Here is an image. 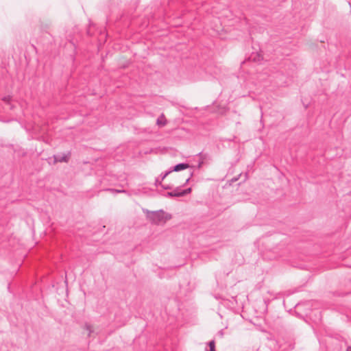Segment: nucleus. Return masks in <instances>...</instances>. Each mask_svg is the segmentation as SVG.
<instances>
[{"label":"nucleus","mask_w":351,"mask_h":351,"mask_svg":"<svg viewBox=\"0 0 351 351\" xmlns=\"http://www.w3.org/2000/svg\"><path fill=\"white\" fill-rule=\"evenodd\" d=\"M149 219L154 223H159L164 219V212L160 210L159 211H152L148 215Z\"/></svg>","instance_id":"1"},{"label":"nucleus","mask_w":351,"mask_h":351,"mask_svg":"<svg viewBox=\"0 0 351 351\" xmlns=\"http://www.w3.org/2000/svg\"><path fill=\"white\" fill-rule=\"evenodd\" d=\"M71 156V152L53 155L54 162H68Z\"/></svg>","instance_id":"2"},{"label":"nucleus","mask_w":351,"mask_h":351,"mask_svg":"<svg viewBox=\"0 0 351 351\" xmlns=\"http://www.w3.org/2000/svg\"><path fill=\"white\" fill-rule=\"evenodd\" d=\"M173 194H175V197H183L187 194H189L191 192V188H188L184 190H181L180 188H176L174 191H173Z\"/></svg>","instance_id":"3"},{"label":"nucleus","mask_w":351,"mask_h":351,"mask_svg":"<svg viewBox=\"0 0 351 351\" xmlns=\"http://www.w3.org/2000/svg\"><path fill=\"white\" fill-rule=\"evenodd\" d=\"M189 167H190V165L188 163L182 162V163H179V164L176 165L175 166L171 167L170 169V170L171 171V172H173V171L178 172V171H180L186 169Z\"/></svg>","instance_id":"4"},{"label":"nucleus","mask_w":351,"mask_h":351,"mask_svg":"<svg viewBox=\"0 0 351 351\" xmlns=\"http://www.w3.org/2000/svg\"><path fill=\"white\" fill-rule=\"evenodd\" d=\"M267 339L268 341V344H267V346L271 350H275L278 348L277 341L272 337V336L271 335H269L268 336H267Z\"/></svg>","instance_id":"5"},{"label":"nucleus","mask_w":351,"mask_h":351,"mask_svg":"<svg viewBox=\"0 0 351 351\" xmlns=\"http://www.w3.org/2000/svg\"><path fill=\"white\" fill-rule=\"evenodd\" d=\"M251 323L256 327V330L259 331H263V327L261 324V323L258 322V319L255 318L252 320H251Z\"/></svg>","instance_id":"6"},{"label":"nucleus","mask_w":351,"mask_h":351,"mask_svg":"<svg viewBox=\"0 0 351 351\" xmlns=\"http://www.w3.org/2000/svg\"><path fill=\"white\" fill-rule=\"evenodd\" d=\"M11 100H12V97L10 95L5 96L2 99V101L7 105H9L10 109H12L13 106L10 104Z\"/></svg>","instance_id":"7"},{"label":"nucleus","mask_w":351,"mask_h":351,"mask_svg":"<svg viewBox=\"0 0 351 351\" xmlns=\"http://www.w3.org/2000/svg\"><path fill=\"white\" fill-rule=\"evenodd\" d=\"M208 346H209V350H206V351H216L215 350V342L214 340H212L208 343Z\"/></svg>","instance_id":"8"},{"label":"nucleus","mask_w":351,"mask_h":351,"mask_svg":"<svg viewBox=\"0 0 351 351\" xmlns=\"http://www.w3.org/2000/svg\"><path fill=\"white\" fill-rule=\"evenodd\" d=\"M106 191H110L111 193H112L114 194L119 193H125V190H118V189H106Z\"/></svg>","instance_id":"9"},{"label":"nucleus","mask_w":351,"mask_h":351,"mask_svg":"<svg viewBox=\"0 0 351 351\" xmlns=\"http://www.w3.org/2000/svg\"><path fill=\"white\" fill-rule=\"evenodd\" d=\"M197 155L199 156L200 160H202L203 161H204V160H206L208 157V154H203L202 152L199 153Z\"/></svg>","instance_id":"10"},{"label":"nucleus","mask_w":351,"mask_h":351,"mask_svg":"<svg viewBox=\"0 0 351 351\" xmlns=\"http://www.w3.org/2000/svg\"><path fill=\"white\" fill-rule=\"evenodd\" d=\"M170 173H171V171L169 170V171H166L165 173H162L160 175L161 180H163Z\"/></svg>","instance_id":"11"},{"label":"nucleus","mask_w":351,"mask_h":351,"mask_svg":"<svg viewBox=\"0 0 351 351\" xmlns=\"http://www.w3.org/2000/svg\"><path fill=\"white\" fill-rule=\"evenodd\" d=\"M174 195L175 194H173V191L167 192V193L165 195V196L168 197H175Z\"/></svg>","instance_id":"12"},{"label":"nucleus","mask_w":351,"mask_h":351,"mask_svg":"<svg viewBox=\"0 0 351 351\" xmlns=\"http://www.w3.org/2000/svg\"><path fill=\"white\" fill-rule=\"evenodd\" d=\"M193 171H191V172L190 173L189 177L186 180V182H185V183L184 184V185H185V184H186L187 183H189V180H190L191 178V177H193Z\"/></svg>","instance_id":"13"},{"label":"nucleus","mask_w":351,"mask_h":351,"mask_svg":"<svg viewBox=\"0 0 351 351\" xmlns=\"http://www.w3.org/2000/svg\"><path fill=\"white\" fill-rule=\"evenodd\" d=\"M262 51H260V52L257 53V56H258V60L259 61L261 59H263V55L261 54Z\"/></svg>","instance_id":"14"},{"label":"nucleus","mask_w":351,"mask_h":351,"mask_svg":"<svg viewBox=\"0 0 351 351\" xmlns=\"http://www.w3.org/2000/svg\"><path fill=\"white\" fill-rule=\"evenodd\" d=\"M260 108H261V122H262V120L263 119V111L262 110V106H260Z\"/></svg>","instance_id":"15"},{"label":"nucleus","mask_w":351,"mask_h":351,"mask_svg":"<svg viewBox=\"0 0 351 351\" xmlns=\"http://www.w3.org/2000/svg\"><path fill=\"white\" fill-rule=\"evenodd\" d=\"M86 330L89 331V334L91 332V326L90 325H86Z\"/></svg>","instance_id":"16"},{"label":"nucleus","mask_w":351,"mask_h":351,"mask_svg":"<svg viewBox=\"0 0 351 351\" xmlns=\"http://www.w3.org/2000/svg\"><path fill=\"white\" fill-rule=\"evenodd\" d=\"M203 164L204 161L202 160H200V161L198 162V167L200 168Z\"/></svg>","instance_id":"17"},{"label":"nucleus","mask_w":351,"mask_h":351,"mask_svg":"<svg viewBox=\"0 0 351 351\" xmlns=\"http://www.w3.org/2000/svg\"><path fill=\"white\" fill-rule=\"evenodd\" d=\"M238 179H239V178H238V177H234V178H233L232 179H231V180H230V181H231V182H234L237 181V180H238Z\"/></svg>","instance_id":"18"},{"label":"nucleus","mask_w":351,"mask_h":351,"mask_svg":"<svg viewBox=\"0 0 351 351\" xmlns=\"http://www.w3.org/2000/svg\"><path fill=\"white\" fill-rule=\"evenodd\" d=\"M158 184H161V181H158V180L156 179V185H158Z\"/></svg>","instance_id":"19"},{"label":"nucleus","mask_w":351,"mask_h":351,"mask_svg":"<svg viewBox=\"0 0 351 351\" xmlns=\"http://www.w3.org/2000/svg\"><path fill=\"white\" fill-rule=\"evenodd\" d=\"M162 187H163L165 189H171V187H170L169 185H167V186H162Z\"/></svg>","instance_id":"20"},{"label":"nucleus","mask_w":351,"mask_h":351,"mask_svg":"<svg viewBox=\"0 0 351 351\" xmlns=\"http://www.w3.org/2000/svg\"><path fill=\"white\" fill-rule=\"evenodd\" d=\"M157 124H158V125H160V124H161V123H160V120H159V119H158V120H157Z\"/></svg>","instance_id":"21"},{"label":"nucleus","mask_w":351,"mask_h":351,"mask_svg":"<svg viewBox=\"0 0 351 351\" xmlns=\"http://www.w3.org/2000/svg\"><path fill=\"white\" fill-rule=\"evenodd\" d=\"M219 334L221 336H222V335H223V331H222V330H221L220 332H219Z\"/></svg>","instance_id":"22"},{"label":"nucleus","mask_w":351,"mask_h":351,"mask_svg":"<svg viewBox=\"0 0 351 351\" xmlns=\"http://www.w3.org/2000/svg\"><path fill=\"white\" fill-rule=\"evenodd\" d=\"M251 58H253L254 61H256V57H251Z\"/></svg>","instance_id":"23"},{"label":"nucleus","mask_w":351,"mask_h":351,"mask_svg":"<svg viewBox=\"0 0 351 351\" xmlns=\"http://www.w3.org/2000/svg\"><path fill=\"white\" fill-rule=\"evenodd\" d=\"M346 351H351V348H348Z\"/></svg>","instance_id":"24"}]
</instances>
